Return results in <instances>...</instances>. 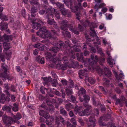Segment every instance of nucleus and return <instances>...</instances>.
<instances>
[{"label": "nucleus", "mask_w": 127, "mask_h": 127, "mask_svg": "<svg viewBox=\"0 0 127 127\" xmlns=\"http://www.w3.org/2000/svg\"><path fill=\"white\" fill-rule=\"evenodd\" d=\"M90 123L91 124L90 125H89V126L91 127H94L95 125V120L94 118H92L91 117L89 119Z\"/></svg>", "instance_id": "nucleus-15"}, {"label": "nucleus", "mask_w": 127, "mask_h": 127, "mask_svg": "<svg viewBox=\"0 0 127 127\" xmlns=\"http://www.w3.org/2000/svg\"><path fill=\"white\" fill-rule=\"evenodd\" d=\"M60 111L61 113L63 115H65L66 114V112L63 108L62 107H61Z\"/></svg>", "instance_id": "nucleus-35"}, {"label": "nucleus", "mask_w": 127, "mask_h": 127, "mask_svg": "<svg viewBox=\"0 0 127 127\" xmlns=\"http://www.w3.org/2000/svg\"><path fill=\"white\" fill-rule=\"evenodd\" d=\"M37 10L36 8L34 7H32L31 9V15L32 16L34 17V13Z\"/></svg>", "instance_id": "nucleus-25"}, {"label": "nucleus", "mask_w": 127, "mask_h": 127, "mask_svg": "<svg viewBox=\"0 0 127 127\" xmlns=\"http://www.w3.org/2000/svg\"><path fill=\"white\" fill-rule=\"evenodd\" d=\"M11 98L12 100V101H15V97L13 95H11Z\"/></svg>", "instance_id": "nucleus-53"}, {"label": "nucleus", "mask_w": 127, "mask_h": 127, "mask_svg": "<svg viewBox=\"0 0 127 127\" xmlns=\"http://www.w3.org/2000/svg\"><path fill=\"white\" fill-rule=\"evenodd\" d=\"M86 91L85 90L82 88H81L80 90L79 91L78 94V95L80 96L81 95H83L85 93Z\"/></svg>", "instance_id": "nucleus-21"}, {"label": "nucleus", "mask_w": 127, "mask_h": 127, "mask_svg": "<svg viewBox=\"0 0 127 127\" xmlns=\"http://www.w3.org/2000/svg\"><path fill=\"white\" fill-rule=\"evenodd\" d=\"M79 122L82 125H84V123L83 121L81 118H79Z\"/></svg>", "instance_id": "nucleus-46"}, {"label": "nucleus", "mask_w": 127, "mask_h": 127, "mask_svg": "<svg viewBox=\"0 0 127 127\" xmlns=\"http://www.w3.org/2000/svg\"><path fill=\"white\" fill-rule=\"evenodd\" d=\"M39 114L40 115L46 118L47 119L48 118H49V114H47V116H45V114H43L44 113V111L43 110H41L39 112Z\"/></svg>", "instance_id": "nucleus-22"}, {"label": "nucleus", "mask_w": 127, "mask_h": 127, "mask_svg": "<svg viewBox=\"0 0 127 127\" xmlns=\"http://www.w3.org/2000/svg\"><path fill=\"white\" fill-rule=\"evenodd\" d=\"M3 47L4 49V52L6 54V56L9 57L10 56L11 52L10 50H8L10 48L9 44L5 42H4L3 43Z\"/></svg>", "instance_id": "nucleus-5"}, {"label": "nucleus", "mask_w": 127, "mask_h": 127, "mask_svg": "<svg viewBox=\"0 0 127 127\" xmlns=\"http://www.w3.org/2000/svg\"><path fill=\"white\" fill-rule=\"evenodd\" d=\"M45 11L43 10H40L39 11V13L40 14H43L45 13Z\"/></svg>", "instance_id": "nucleus-57"}, {"label": "nucleus", "mask_w": 127, "mask_h": 127, "mask_svg": "<svg viewBox=\"0 0 127 127\" xmlns=\"http://www.w3.org/2000/svg\"><path fill=\"white\" fill-rule=\"evenodd\" d=\"M88 81V82L91 84H94L95 83V81L92 77H86L85 78V82H87Z\"/></svg>", "instance_id": "nucleus-18"}, {"label": "nucleus", "mask_w": 127, "mask_h": 127, "mask_svg": "<svg viewBox=\"0 0 127 127\" xmlns=\"http://www.w3.org/2000/svg\"><path fill=\"white\" fill-rule=\"evenodd\" d=\"M71 122L74 125H76V122L75 119L72 118L71 119Z\"/></svg>", "instance_id": "nucleus-40"}, {"label": "nucleus", "mask_w": 127, "mask_h": 127, "mask_svg": "<svg viewBox=\"0 0 127 127\" xmlns=\"http://www.w3.org/2000/svg\"><path fill=\"white\" fill-rule=\"evenodd\" d=\"M5 95L3 94L1 95V96L0 98V102L1 103L3 104L5 101Z\"/></svg>", "instance_id": "nucleus-23"}, {"label": "nucleus", "mask_w": 127, "mask_h": 127, "mask_svg": "<svg viewBox=\"0 0 127 127\" xmlns=\"http://www.w3.org/2000/svg\"><path fill=\"white\" fill-rule=\"evenodd\" d=\"M71 99L72 100V101L74 102L76 100V99L75 97L73 96L72 95L71 96Z\"/></svg>", "instance_id": "nucleus-48"}, {"label": "nucleus", "mask_w": 127, "mask_h": 127, "mask_svg": "<svg viewBox=\"0 0 127 127\" xmlns=\"http://www.w3.org/2000/svg\"><path fill=\"white\" fill-rule=\"evenodd\" d=\"M106 18L108 20L111 19L112 18V15L111 14H110L108 15V16H106Z\"/></svg>", "instance_id": "nucleus-47"}, {"label": "nucleus", "mask_w": 127, "mask_h": 127, "mask_svg": "<svg viewBox=\"0 0 127 127\" xmlns=\"http://www.w3.org/2000/svg\"><path fill=\"white\" fill-rule=\"evenodd\" d=\"M60 24L61 28L63 30L62 31V33L65 36L68 37H70V33L66 30L67 28H69L70 30L72 32L73 31L76 34H79L78 32L74 30L73 27L69 24L66 20L63 21Z\"/></svg>", "instance_id": "nucleus-1"}, {"label": "nucleus", "mask_w": 127, "mask_h": 127, "mask_svg": "<svg viewBox=\"0 0 127 127\" xmlns=\"http://www.w3.org/2000/svg\"><path fill=\"white\" fill-rule=\"evenodd\" d=\"M107 10L108 9L107 8L105 7H104L102 8L101 11L103 13H104L106 12L107 11Z\"/></svg>", "instance_id": "nucleus-37"}, {"label": "nucleus", "mask_w": 127, "mask_h": 127, "mask_svg": "<svg viewBox=\"0 0 127 127\" xmlns=\"http://www.w3.org/2000/svg\"><path fill=\"white\" fill-rule=\"evenodd\" d=\"M34 124L31 122H29L28 124V126H32Z\"/></svg>", "instance_id": "nucleus-61"}, {"label": "nucleus", "mask_w": 127, "mask_h": 127, "mask_svg": "<svg viewBox=\"0 0 127 127\" xmlns=\"http://www.w3.org/2000/svg\"><path fill=\"white\" fill-rule=\"evenodd\" d=\"M103 81L104 82V85H106L108 86V85L109 84V81L108 80H107L106 79L104 78L103 79Z\"/></svg>", "instance_id": "nucleus-38"}, {"label": "nucleus", "mask_w": 127, "mask_h": 127, "mask_svg": "<svg viewBox=\"0 0 127 127\" xmlns=\"http://www.w3.org/2000/svg\"><path fill=\"white\" fill-rule=\"evenodd\" d=\"M83 5L84 7H86L87 6V4L86 2H84L83 4Z\"/></svg>", "instance_id": "nucleus-62"}, {"label": "nucleus", "mask_w": 127, "mask_h": 127, "mask_svg": "<svg viewBox=\"0 0 127 127\" xmlns=\"http://www.w3.org/2000/svg\"><path fill=\"white\" fill-rule=\"evenodd\" d=\"M36 60H37L38 62L41 64L44 63V59L43 57L41 59H39V57L37 58H36Z\"/></svg>", "instance_id": "nucleus-26"}, {"label": "nucleus", "mask_w": 127, "mask_h": 127, "mask_svg": "<svg viewBox=\"0 0 127 127\" xmlns=\"http://www.w3.org/2000/svg\"><path fill=\"white\" fill-rule=\"evenodd\" d=\"M69 86L70 88H72L73 87V82L72 80H70L69 81Z\"/></svg>", "instance_id": "nucleus-44"}, {"label": "nucleus", "mask_w": 127, "mask_h": 127, "mask_svg": "<svg viewBox=\"0 0 127 127\" xmlns=\"http://www.w3.org/2000/svg\"><path fill=\"white\" fill-rule=\"evenodd\" d=\"M95 1L96 2L98 3L101 2H103L102 0H95Z\"/></svg>", "instance_id": "nucleus-63"}, {"label": "nucleus", "mask_w": 127, "mask_h": 127, "mask_svg": "<svg viewBox=\"0 0 127 127\" xmlns=\"http://www.w3.org/2000/svg\"><path fill=\"white\" fill-rule=\"evenodd\" d=\"M104 72L103 71H102V70H101V71L100 72L102 74L104 73L105 76L108 77H110L111 75V71L109 70L106 67H105L104 68Z\"/></svg>", "instance_id": "nucleus-11"}, {"label": "nucleus", "mask_w": 127, "mask_h": 127, "mask_svg": "<svg viewBox=\"0 0 127 127\" xmlns=\"http://www.w3.org/2000/svg\"><path fill=\"white\" fill-rule=\"evenodd\" d=\"M33 46L34 47L38 48L40 50H42L44 49L43 45L40 43L35 44Z\"/></svg>", "instance_id": "nucleus-16"}, {"label": "nucleus", "mask_w": 127, "mask_h": 127, "mask_svg": "<svg viewBox=\"0 0 127 127\" xmlns=\"http://www.w3.org/2000/svg\"><path fill=\"white\" fill-rule=\"evenodd\" d=\"M4 87L5 88L7 89H9V87L8 86L7 84H4Z\"/></svg>", "instance_id": "nucleus-60"}, {"label": "nucleus", "mask_w": 127, "mask_h": 127, "mask_svg": "<svg viewBox=\"0 0 127 127\" xmlns=\"http://www.w3.org/2000/svg\"><path fill=\"white\" fill-rule=\"evenodd\" d=\"M33 54L35 55H37L38 53V50L37 49H35L34 51L33 52Z\"/></svg>", "instance_id": "nucleus-49"}, {"label": "nucleus", "mask_w": 127, "mask_h": 127, "mask_svg": "<svg viewBox=\"0 0 127 127\" xmlns=\"http://www.w3.org/2000/svg\"><path fill=\"white\" fill-rule=\"evenodd\" d=\"M69 115L71 117H73V116L74 114L73 112L71 111H70L69 113Z\"/></svg>", "instance_id": "nucleus-55"}, {"label": "nucleus", "mask_w": 127, "mask_h": 127, "mask_svg": "<svg viewBox=\"0 0 127 127\" xmlns=\"http://www.w3.org/2000/svg\"><path fill=\"white\" fill-rule=\"evenodd\" d=\"M3 10V7L0 5V18L3 21H6L7 20L6 16L3 15L1 13Z\"/></svg>", "instance_id": "nucleus-12"}, {"label": "nucleus", "mask_w": 127, "mask_h": 127, "mask_svg": "<svg viewBox=\"0 0 127 127\" xmlns=\"http://www.w3.org/2000/svg\"><path fill=\"white\" fill-rule=\"evenodd\" d=\"M66 92L67 94L68 95L72 93V90L70 89L66 88Z\"/></svg>", "instance_id": "nucleus-30"}, {"label": "nucleus", "mask_w": 127, "mask_h": 127, "mask_svg": "<svg viewBox=\"0 0 127 127\" xmlns=\"http://www.w3.org/2000/svg\"><path fill=\"white\" fill-rule=\"evenodd\" d=\"M84 100L86 102V104L85 103H84V104H85L86 105H88L87 102L90 99V97L89 96H88L86 95H85L84 96Z\"/></svg>", "instance_id": "nucleus-29"}, {"label": "nucleus", "mask_w": 127, "mask_h": 127, "mask_svg": "<svg viewBox=\"0 0 127 127\" xmlns=\"http://www.w3.org/2000/svg\"><path fill=\"white\" fill-rule=\"evenodd\" d=\"M14 107L12 108V110L15 112L17 111L18 110V107L17 105L14 103L13 104Z\"/></svg>", "instance_id": "nucleus-32"}, {"label": "nucleus", "mask_w": 127, "mask_h": 127, "mask_svg": "<svg viewBox=\"0 0 127 127\" xmlns=\"http://www.w3.org/2000/svg\"><path fill=\"white\" fill-rule=\"evenodd\" d=\"M40 26V24L38 23L33 22L32 25V28L36 30Z\"/></svg>", "instance_id": "nucleus-19"}, {"label": "nucleus", "mask_w": 127, "mask_h": 127, "mask_svg": "<svg viewBox=\"0 0 127 127\" xmlns=\"http://www.w3.org/2000/svg\"><path fill=\"white\" fill-rule=\"evenodd\" d=\"M57 7L61 9V8H63L64 7V5L63 4H61L59 3H57L56 4Z\"/></svg>", "instance_id": "nucleus-34"}, {"label": "nucleus", "mask_w": 127, "mask_h": 127, "mask_svg": "<svg viewBox=\"0 0 127 127\" xmlns=\"http://www.w3.org/2000/svg\"><path fill=\"white\" fill-rule=\"evenodd\" d=\"M22 14L23 16H24L26 14V10L25 9H23L22 11Z\"/></svg>", "instance_id": "nucleus-50"}, {"label": "nucleus", "mask_w": 127, "mask_h": 127, "mask_svg": "<svg viewBox=\"0 0 127 127\" xmlns=\"http://www.w3.org/2000/svg\"><path fill=\"white\" fill-rule=\"evenodd\" d=\"M106 5V4L104 3H102L100 4L99 6V8H101L103 6H105Z\"/></svg>", "instance_id": "nucleus-56"}, {"label": "nucleus", "mask_w": 127, "mask_h": 127, "mask_svg": "<svg viewBox=\"0 0 127 127\" xmlns=\"http://www.w3.org/2000/svg\"><path fill=\"white\" fill-rule=\"evenodd\" d=\"M47 22L50 25L53 24H54V23H55V22L54 21H52L49 20V18H48V20Z\"/></svg>", "instance_id": "nucleus-45"}, {"label": "nucleus", "mask_w": 127, "mask_h": 127, "mask_svg": "<svg viewBox=\"0 0 127 127\" xmlns=\"http://www.w3.org/2000/svg\"><path fill=\"white\" fill-rule=\"evenodd\" d=\"M93 99V104L94 105H96V101H95L94 98L93 97L92 98Z\"/></svg>", "instance_id": "nucleus-59"}, {"label": "nucleus", "mask_w": 127, "mask_h": 127, "mask_svg": "<svg viewBox=\"0 0 127 127\" xmlns=\"http://www.w3.org/2000/svg\"><path fill=\"white\" fill-rule=\"evenodd\" d=\"M8 24L6 23H1L0 25V29L1 30H4L7 29Z\"/></svg>", "instance_id": "nucleus-17"}, {"label": "nucleus", "mask_w": 127, "mask_h": 127, "mask_svg": "<svg viewBox=\"0 0 127 127\" xmlns=\"http://www.w3.org/2000/svg\"><path fill=\"white\" fill-rule=\"evenodd\" d=\"M107 53L108 56L107 59L108 63L109 64L110 66L112 67L113 66L114 64H115V61L114 60L112 59L111 56L110 55V54L109 52L107 51Z\"/></svg>", "instance_id": "nucleus-10"}, {"label": "nucleus", "mask_w": 127, "mask_h": 127, "mask_svg": "<svg viewBox=\"0 0 127 127\" xmlns=\"http://www.w3.org/2000/svg\"><path fill=\"white\" fill-rule=\"evenodd\" d=\"M14 119L15 120H14L11 118L9 117H7V116L3 115L2 116V119L4 123L8 125H11V122H14L17 123V124H19V122L16 120H19L21 118V116L19 114H17L16 116L14 117Z\"/></svg>", "instance_id": "nucleus-2"}, {"label": "nucleus", "mask_w": 127, "mask_h": 127, "mask_svg": "<svg viewBox=\"0 0 127 127\" xmlns=\"http://www.w3.org/2000/svg\"><path fill=\"white\" fill-rule=\"evenodd\" d=\"M6 67V66L5 65V66L3 65L1 66V67L3 68L2 70L4 71V72L3 73H1V77L2 80L4 81L6 80V78L7 77V69Z\"/></svg>", "instance_id": "nucleus-6"}, {"label": "nucleus", "mask_w": 127, "mask_h": 127, "mask_svg": "<svg viewBox=\"0 0 127 127\" xmlns=\"http://www.w3.org/2000/svg\"><path fill=\"white\" fill-rule=\"evenodd\" d=\"M57 84V80H54L53 81L52 84V86L54 87H56Z\"/></svg>", "instance_id": "nucleus-39"}, {"label": "nucleus", "mask_w": 127, "mask_h": 127, "mask_svg": "<svg viewBox=\"0 0 127 127\" xmlns=\"http://www.w3.org/2000/svg\"><path fill=\"white\" fill-rule=\"evenodd\" d=\"M104 28H105V32L106 31V27H105L104 24H102L100 25L99 26V29L100 30H102Z\"/></svg>", "instance_id": "nucleus-43"}, {"label": "nucleus", "mask_w": 127, "mask_h": 127, "mask_svg": "<svg viewBox=\"0 0 127 127\" xmlns=\"http://www.w3.org/2000/svg\"><path fill=\"white\" fill-rule=\"evenodd\" d=\"M84 71L82 70H80L78 72V74L80 77L82 78L83 76L84 75Z\"/></svg>", "instance_id": "nucleus-28"}, {"label": "nucleus", "mask_w": 127, "mask_h": 127, "mask_svg": "<svg viewBox=\"0 0 127 127\" xmlns=\"http://www.w3.org/2000/svg\"><path fill=\"white\" fill-rule=\"evenodd\" d=\"M65 44L66 45L69 46H71L70 45V41H69L68 40L67 41H65Z\"/></svg>", "instance_id": "nucleus-54"}, {"label": "nucleus", "mask_w": 127, "mask_h": 127, "mask_svg": "<svg viewBox=\"0 0 127 127\" xmlns=\"http://www.w3.org/2000/svg\"><path fill=\"white\" fill-rule=\"evenodd\" d=\"M90 30L92 32V33L91 35L94 37H95L96 38V40L97 41L96 43L98 45L100 44V41L99 38L97 36L96 33L93 29L91 27L90 28Z\"/></svg>", "instance_id": "nucleus-9"}, {"label": "nucleus", "mask_w": 127, "mask_h": 127, "mask_svg": "<svg viewBox=\"0 0 127 127\" xmlns=\"http://www.w3.org/2000/svg\"><path fill=\"white\" fill-rule=\"evenodd\" d=\"M78 28L80 30V31H82L83 30V28L81 25H79L78 26Z\"/></svg>", "instance_id": "nucleus-52"}, {"label": "nucleus", "mask_w": 127, "mask_h": 127, "mask_svg": "<svg viewBox=\"0 0 127 127\" xmlns=\"http://www.w3.org/2000/svg\"><path fill=\"white\" fill-rule=\"evenodd\" d=\"M109 11L110 12H113L114 11V9L112 8H110Z\"/></svg>", "instance_id": "nucleus-64"}, {"label": "nucleus", "mask_w": 127, "mask_h": 127, "mask_svg": "<svg viewBox=\"0 0 127 127\" xmlns=\"http://www.w3.org/2000/svg\"><path fill=\"white\" fill-rule=\"evenodd\" d=\"M81 23L82 25H83L85 27L87 25L89 26H90V23L87 20H86L85 21V24H84V23H83L82 22Z\"/></svg>", "instance_id": "nucleus-36"}, {"label": "nucleus", "mask_w": 127, "mask_h": 127, "mask_svg": "<svg viewBox=\"0 0 127 127\" xmlns=\"http://www.w3.org/2000/svg\"><path fill=\"white\" fill-rule=\"evenodd\" d=\"M75 10H73L71 8V10L72 12H75L76 13V16H79L80 15V13H77V12L78 11V9L76 7H75Z\"/></svg>", "instance_id": "nucleus-27"}, {"label": "nucleus", "mask_w": 127, "mask_h": 127, "mask_svg": "<svg viewBox=\"0 0 127 127\" xmlns=\"http://www.w3.org/2000/svg\"><path fill=\"white\" fill-rule=\"evenodd\" d=\"M61 82L62 84L64 85H66L67 84V81L65 80H62Z\"/></svg>", "instance_id": "nucleus-51"}, {"label": "nucleus", "mask_w": 127, "mask_h": 127, "mask_svg": "<svg viewBox=\"0 0 127 127\" xmlns=\"http://www.w3.org/2000/svg\"><path fill=\"white\" fill-rule=\"evenodd\" d=\"M37 35L40 37L43 38H46L49 37L51 38V35L49 32L47 31L46 28L43 27L39 29V31L36 32Z\"/></svg>", "instance_id": "nucleus-3"}, {"label": "nucleus", "mask_w": 127, "mask_h": 127, "mask_svg": "<svg viewBox=\"0 0 127 127\" xmlns=\"http://www.w3.org/2000/svg\"><path fill=\"white\" fill-rule=\"evenodd\" d=\"M66 65V64H65L64 65L61 64H60L59 63L57 64L56 67L58 69H61L62 70H66L67 68Z\"/></svg>", "instance_id": "nucleus-13"}, {"label": "nucleus", "mask_w": 127, "mask_h": 127, "mask_svg": "<svg viewBox=\"0 0 127 127\" xmlns=\"http://www.w3.org/2000/svg\"><path fill=\"white\" fill-rule=\"evenodd\" d=\"M82 110V109L81 107H79L78 106L76 105L75 107L74 111L75 113L76 114H77L78 112Z\"/></svg>", "instance_id": "nucleus-20"}, {"label": "nucleus", "mask_w": 127, "mask_h": 127, "mask_svg": "<svg viewBox=\"0 0 127 127\" xmlns=\"http://www.w3.org/2000/svg\"><path fill=\"white\" fill-rule=\"evenodd\" d=\"M84 106L87 108L84 110V112L81 111L79 113V115L81 116H88L90 114L89 110L91 109V107L89 105H86L84 104Z\"/></svg>", "instance_id": "nucleus-4"}, {"label": "nucleus", "mask_w": 127, "mask_h": 127, "mask_svg": "<svg viewBox=\"0 0 127 127\" xmlns=\"http://www.w3.org/2000/svg\"><path fill=\"white\" fill-rule=\"evenodd\" d=\"M4 92L6 93V95L7 96L5 99V101H9L10 100L9 98L10 94L8 91L7 90L5 91Z\"/></svg>", "instance_id": "nucleus-24"}, {"label": "nucleus", "mask_w": 127, "mask_h": 127, "mask_svg": "<svg viewBox=\"0 0 127 127\" xmlns=\"http://www.w3.org/2000/svg\"><path fill=\"white\" fill-rule=\"evenodd\" d=\"M62 14L63 15H65L67 13V11L65 8H63L61 10Z\"/></svg>", "instance_id": "nucleus-33"}, {"label": "nucleus", "mask_w": 127, "mask_h": 127, "mask_svg": "<svg viewBox=\"0 0 127 127\" xmlns=\"http://www.w3.org/2000/svg\"><path fill=\"white\" fill-rule=\"evenodd\" d=\"M113 72L117 80V83H118L119 81H121L122 79H124V75L123 73H121L119 75H118L115 70H113Z\"/></svg>", "instance_id": "nucleus-7"}, {"label": "nucleus", "mask_w": 127, "mask_h": 127, "mask_svg": "<svg viewBox=\"0 0 127 127\" xmlns=\"http://www.w3.org/2000/svg\"><path fill=\"white\" fill-rule=\"evenodd\" d=\"M91 59L89 60V62L91 64H95L98 61V59L97 56H95V61L94 59V56L91 55Z\"/></svg>", "instance_id": "nucleus-8"}, {"label": "nucleus", "mask_w": 127, "mask_h": 127, "mask_svg": "<svg viewBox=\"0 0 127 127\" xmlns=\"http://www.w3.org/2000/svg\"><path fill=\"white\" fill-rule=\"evenodd\" d=\"M63 45V44H59V45H58V47H53L52 48V51L55 53H57L60 50V48L62 47Z\"/></svg>", "instance_id": "nucleus-14"}, {"label": "nucleus", "mask_w": 127, "mask_h": 127, "mask_svg": "<svg viewBox=\"0 0 127 127\" xmlns=\"http://www.w3.org/2000/svg\"><path fill=\"white\" fill-rule=\"evenodd\" d=\"M55 16L57 19H59L60 18L59 13L57 12L55 14Z\"/></svg>", "instance_id": "nucleus-42"}, {"label": "nucleus", "mask_w": 127, "mask_h": 127, "mask_svg": "<svg viewBox=\"0 0 127 127\" xmlns=\"http://www.w3.org/2000/svg\"><path fill=\"white\" fill-rule=\"evenodd\" d=\"M2 109L3 110H10V109L8 106H5L2 107Z\"/></svg>", "instance_id": "nucleus-41"}, {"label": "nucleus", "mask_w": 127, "mask_h": 127, "mask_svg": "<svg viewBox=\"0 0 127 127\" xmlns=\"http://www.w3.org/2000/svg\"><path fill=\"white\" fill-rule=\"evenodd\" d=\"M103 42L105 45H106L107 44V42L105 39H103Z\"/></svg>", "instance_id": "nucleus-58"}, {"label": "nucleus", "mask_w": 127, "mask_h": 127, "mask_svg": "<svg viewBox=\"0 0 127 127\" xmlns=\"http://www.w3.org/2000/svg\"><path fill=\"white\" fill-rule=\"evenodd\" d=\"M55 55H51V54L50 53L47 52V56H46V59H50L52 57H53L54 56H55Z\"/></svg>", "instance_id": "nucleus-31"}]
</instances>
